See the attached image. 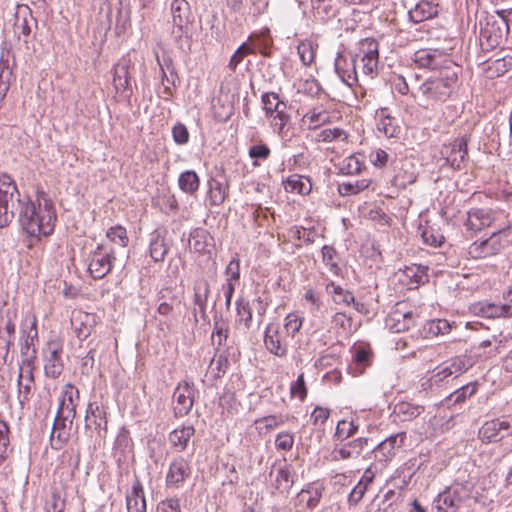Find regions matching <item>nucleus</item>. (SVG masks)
Wrapping results in <instances>:
<instances>
[{
    "label": "nucleus",
    "instance_id": "nucleus-1",
    "mask_svg": "<svg viewBox=\"0 0 512 512\" xmlns=\"http://www.w3.org/2000/svg\"><path fill=\"white\" fill-rule=\"evenodd\" d=\"M16 215L20 226L30 236L39 239L54 231L56 212L47 194L38 191L36 204L20 193L10 175L0 173V228L7 227Z\"/></svg>",
    "mask_w": 512,
    "mask_h": 512
},
{
    "label": "nucleus",
    "instance_id": "nucleus-2",
    "mask_svg": "<svg viewBox=\"0 0 512 512\" xmlns=\"http://www.w3.org/2000/svg\"><path fill=\"white\" fill-rule=\"evenodd\" d=\"M461 66L455 62H448V66L435 76L430 77L419 87V92L427 101L444 102L458 86Z\"/></svg>",
    "mask_w": 512,
    "mask_h": 512
},
{
    "label": "nucleus",
    "instance_id": "nucleus-3",
    "mask_svg": "<svg viewBox=\"0 0 512 512\" xmlns=\"http://www.w3.org/2000/svg\"><path fill=\"white\" fill-rule=\"evenodd\" d=\"M476 501L474 483L468 480L454 481L433 500L432 512H458Z\"/></svg>",
    "mask_w": 512,
    "mask_h": 512
},
{
    "label": "nucleus",
    "instance_id": "nucleus-4",
    "mask_svg": "<svg viewBox=\"0 0 512 512\" xmlns=\"http://www.w3.org/2000/svg\"><path fill=\"white\" fill-rule=\"evenodd\" d=\"M172 16L171 35L174 42L182 47L184 39H189L191 31V10L186 0H173L170 5Z\"/></svg>",
    "mask_w": 512,
    "mask_h": 512
},
{
    "label": "nucleus",
    "instance_id": "nucleus-5",
    "mask_svg": "<svg viewBox=\"0 0 512 512\" xmlns=\"http://www.w3.org/2000/svg\"><path fill=\"white\" fill-rule=\"evenodd\" d=\"M512 435V416L506 415L486 421L478 431L482 443L489 444L501 441Z\"/></svg>",
    "mask_w": 512,
    "mask_h": 512
},
{
    "label": "nucleus",
    "instance_id": "nucleus-6",
    "mask_svg": "<svg viewBox=\"0 0 512 512\" xmlns=\"http://www.w3.org/2000/svg\"><path fill=\"white\" fill-rule=\"evenodd\" d=\"M115 259V251L112 247L99 244L89 256L88 270L91 276L94 279L104 278L111 271Z\"/></svg>",
    "mask_w": 512,
    "mask_h": 512
},
{
    "label": "nucleus",
    "instance_id": "nucleus-7",
    "mask_svg": "<svg viewBox=\"0 0 512 512\" xmlns=\"http://www.w3.org/2000/svg\"><path fill=\"white\" fill-rule=\"evenodd\" d=\"M36 358V350L33 348L32 355L24 358L19 365L17 377L18 401L21 408L30 400L32 386L35 382L34 378V359Z\"/></svg>",
    "mask_w": 512,
    "mask_h": 512
},
{
    "label": "nucleus",
    "instance_id": "nucleus-8",
    "mask_svg": "<svg viewBox=\"0 0 512 512\" xmlns=\"http://www.w3.org/2000/svg\"><path fill=\"white\" fill-rule=\"evenodd\" d=\"M359 57L362 63L361 71L365 76L373 78L378 73L379 43L374 38H365L359 42Z\"/></svg>",
    "mask_w": 512,
    "mask_h": 512
},
{
    "label": "nucleus",
    "instance_id": "nucleus-9",
    "mask_svg": "<svg viewBox=\"0 0 512 512\" xmlns=\"http://www.w3.org/2000/svg\"><path fill=\"white\" fill-rule=\"evenodd\" d=\"M63 346L58 341H49L43 348L44 373L49 378H58L64 369Z\"/></svg>",
    "mask_w": 512,
    "mask_h": 512
},
{
    "label": "nucleus",
    "instance_id": "nucleus-10",
    "mask_svg": "<svg viewBox=\"0 0 512 512\" xmlns=\"http://www.w3.org/2000/svg\"><path fill=\"white\" fill-rule=\"evenodd\" d=\"M197 390L192 383H179L173 394V412L176 418L184 417L191 411Z\"/></svg>",
    "mask_w": 512,
    "mask_h": 512
},
{
    "label": "nucleus",
    "instance_id": "nucleus-11",
    "mask_svg": "<svg viewBox=\"0 0 512 512\" xmlns=\"http://www.w3.org/2000/svg\"><path fill=\"white\" fill-rule=\"evenodd\" d=\"M131 69L134 64L128 58H122L114 65L113 68V85L118 93L126 99H130L133 94L131 86Z\"/></svg>",
    "mask_w": 512,
    "mask_h": 512
},
{
    "label": "nucleus",
    "instance_id": "nucleus-12",
    "mask_svg": "<svg viewBox=\"0 0 512 512\" xmlns=\"http://www.w3.org/2000/svg\"><path fill=\"white\" fill-rule=\"evenodd\" d=\"M504 248L501 241V230L482 241H475L468 247V254L473 259H484L497 255Z\"/></svg>",
    "mask_w": 512,
    "mask_h": 512
},
{
    "label": "nucleus",
    "instance_id": "nucleus-13",
    "mask_svg": "<svg viewBox=\"0 0 512 512\" xmlns=\"http://www.w3.org/2000/svg\"><path fill=\"white\" fill-rule=\"evenodd\" d=\"M192 474L191 462L183 456L175 457L165 477L167 488H179Z\"/></svg>",
    "mask_w": 512,
    "mask_h": 512
},
{
    "label": "nucleus",
    "instance_id": "nucleus-14",
    "mask_svg": "<svg viewBox=\"0 0 512 512\" xmlns=\"http://www.w3.org/2000/svg\"><path fill=\"white\" fill-rule=\"evenodd\" d=\"M79 401V390L71 383L64 386L59 397V406L57 409L58 416H64V420H68L69 429L76 417V407Z\"/></svg>",
    "mask_w": 512,
    "mask_h": 512
},
{
    "label": "nucleus",
    "instance_id": "nucleus-15",
    "mask_svg": "<svg viewBox=\"0 0 512 512\" xmlns=\"http://www.w3.org/2000/svg\"><path fill=\"white\" fill-rule=\"evenodd\" d=\"M414 62L423 68H428L434 73L445 69L448 62H453L450 57L438 50L421 49L415 52Z\"/></svg>",
    "mask_w": 512,
    "mask_h": 512
},
{
    "label": "nucleus",
    "instance_id": "nucleus-16",
    "mask_svg": "<svg viewBox=\"0 0 512 512\" xmlns=\"http://www.w3.org/2000/svg\"><path fill=\"white\" fill-rule=\"evenodd\" d=\"M107 417L103 406L97 403H89L86 409L85 429L95 432L99 438H105L107 434Z\"/></svg>",
    "mask_w": 512,
    "mask_h": 512
},
{
    "label": "nucleus",
    "instance_id": "nucleus-17",
    "mask_svg": "<svg viewBox=\"0 0 512 512\" xmlns=\"http://www.w3.org/2000/svg\"><path fill=\"white\" fill-rule=\"evenodd\" d=\"M324 491L325 486L323 483L319 481L308 483L296 495V506L312 511L319 505Z\"/></svg>",
    "mask_w": 512,
    "mask_h": 512
},
{
    "label": "nucleus",
    "instance_id": "nucleus-18",
    "mask_svg": "<svg viewBox=\"0 0 512 512\" xmlns=\"http://www.w3.org/2000/svg\"><path fill=\"white\" fill-rule=\"evenodd\" d=\"M264 346L276 357L284 358L288 354V344L277 325L269 324L264 332Z\"/></svg>",
    "mask_w": 512,
    "mask_h": 512
},
{
    "label": "nucleus",
    "instance_id": "nucleus-19",
    "mask_svg": "<svg viewBox=\"0 0 512 512\" xmlns=\"http://www.w3.org/2000/svg\"><path fill=\"white\" fill-rule=\"evenodd\" d=\"M157 313L165 318L173 316L179 311L182 296L172 287H164L158 293Z\"/></svg>",
    "mask_w": 512,
    "mask_h": 512
},
{
    "label": "nucleus",
    "instance_id": "nucleus-20",
    "mask_svg": "<svg viewBox=\"0 0 512 512\" xmlns=\"http://www.w3.org/2000/svg\"><path fill=\"white\" fill-rule=\"evenodd\" d=\"M497 211L490 208H471L467 212L465 226L467 230L479 232L491 224L497 218Z\"/></svg>",
    "mask_w": 512,
    "mask_h": 512
},
{
    "label": "nucleus",
    "instance_id": "nucleus-21",
    "mask_svg": "<svg viewBox=\"0 0 512 512\" xmlns=\"http://www.w3.org/2000/svg\"><path fill=\"white\" fill-rule=\"evenodd\" d=\"M406 305L405 302L397 303L395 310L387 318V325L395 333L407 331L415 325V314L406 310Z\"/></svg>",
    "mask_w": 512,
    "mask_h": 512
},
{
    "label": "nucleus",
    "instance_id": "nucleus-22",
    "mask_svg": "<svg viewBox=\"0 0 512 512\" xmlns=\"http://www.w3.org/2000/svg\"><path fill=\"white\" fill-rule=\"evenodd\" d=\"M335 72L349 87H353L358 82V73L356 68V57L349 58L343 54H338L334 62Z\"/></svg>",
    "mask_w": 512,
    "mask_h": 512
},
{
    "label": "nucleus",
    "instance_id": "nucleus-23",
    "mask_svg": "<svg viewBox=\"0 0 512 512\" xmlns=\"http://www.w3.org/2000/svg\"><path fill=\"white\" fill-rule=\"evenodd\" d=\"M369 440L367 437H359L342 446H335L331 452L332 460L339 461L357 458L368 446Z\"/></svg>",
    "mask_w": 512,
    "mask_h": 512
},
{
    "label": "nucleus",
    "instance_id": "nucleus-24",
    "mask_svg": "<svg viewBox=\"0 0 512 512\" xmlns=\"http://www.w3.org/2000/svg\"><path fill=\"white\" fill-rule=\"evenodd\" d=\"M406 438L405 432H400L395 435H391L388 438L380 442L376 447L372 449L374 458L380 462H386L395 456L396 448H399L404 443Z\"/></svg>",
    "mask_w": 512,
    "mask_h": 512
},
{
    "label": "nucleus",
    "instance_id": "nucleus-25",
    "mask_svg": "<svg viewBox=\"0 0 512 512\" xmlns=\"http://www.w3.org/2000/svg\"><path fill=\"white\" fill-rule=\"evenodd\" d=\"M377 130L387 138H397L401 133L399 121L390 114L388 108H380L375 113Z\"/></svg>",
    "mask_w": 512,
    "mask_h": 512
},
{
    "label": "nucleus",
    "instance_id": "nucleus-26",
    "mask_svg": "<svg viewBox=\"0 0 512 512\" xmlns=\"http://www.w3.org/2000/svg\"><path fill=\"white\" fill-rule=\"evenodd\" d=\"M127 512H146L147 504L143 485L136 476L130 490L126 492Z\"/></svg>",
    "mask_w": 512,
    "mask_h": 512
},
{
    "label": "nucleus",
    "instance_id": "nucleus-27",
    "mask_svg": "<svg viewBox=\"0 0 512 512\" xmlns=\"http://www.w3.org/2000/svg\"><path fill=\"white\" fill-rule=\"evenodd\" d=\"M466 136L456 138L446 148V159L454 169H461L468 156Z\"/></svg>",
    "mask_w": 512,
    "mask_h": 512
},
{
    "label": "nucleus",
    "instance_id": "nucleus-28",
    "mask_svg": "<svg viewBox=\"0 0 512 512\" xmlns=\"http://www.w3.org/2000/svg\"><path fill=\"white\" fill-rule=\"evenodd\" d=\"M169 252V245L161 230H155L150 234L149 254L155 262H162Z\"/></svg>",
    "mask_w": 512,
    "mask_h": 512
},
{
    "label": "nucleus",
    "instance_id": "nucleus-29",
    "mask_svg": "<svg viewBox=\"0 0 512 512\" xmlns=\"http://www.w3.org/2000/svg\"><path fill=\"white\" fill-rule=\"evenodd\" d=\"M246 42L250 43L249 46L253 48L254 54L259 51V53L265 57L270 55L273 40L270 36L269 29L266 28L260 32L252 33Z\"/></svg>",
    "mask_w": 512,
    "mask_h": 512
},
{
    "label": "nucleus",
    "instance_id": "nucleus-30",
    "mask_svg": "<svg viewBox=\"0 0 512 512\" xmlns=\"http://www.w3.org/2000/svg\"><path fill=\"white\" fill-rule=\"evenodd\" d=\"M229 325L221 314H215L213 317V331L211 335L212 344L218 351L226 344L229 336Z\"/></svg>",
    "mask_w": 512,
    "mask_h": 512
},
{
    "label": "nucleus",
    "instance_id": "nucleus-31",
    "mask_svg": "<svg viewBox=\"0 0 512 512\" xmlns=\"http://www.w3.org/2000/svg\"><path fill=\"white\" fill-rule=\"evenodd\" d=\"M194 433L195 428L192 425H184L171 431L168 439L170 444L179 452H181L187 448L188 443Z\"/></svg>",
    "mask_w": 512,
    "mask_h": 512
},
{
    "label": "nucleus",
    "instance_id": "nucleus-32",
    "mask_svg": "<svg viewBox=\"0 0 512 512\" xmlns=\"http://www.w3.org/2000/svg\"><path fill=\"white\" fill-rule=\"evenodd\" d=\"M68 420H64V416H58L54 419L50 441L54 449H61L69 439V433L66 431Z\"/></svg>",
    "mask_w": 512,
    "mask_h": 512
},
{
    "label": "nucleus",
    "instance_id": "nucleus-33",
    "mask_svg": "<svg viewBox=\"0 0 512 512\" xmlns=\"http://www.w3.org/2000/svg\"><path fill=\"white\" fill-rule=\"evenodd\" d=\"M438 14L437 6L429 1H420L409 11V18L414 23H420L435 17Z\"/></svg>",
    "mask_w": 512,
    "mask_h": 512
},
{
    "label": "nucleus",
    "instance_id": "nucleus-34",
    "mask_svg": "<svg viewBox=\"0 0 512 512\" xmlns=\"http://www.w3.org/2000/svg\"><path fill=\"white\" fill-rule=\"evenodd\" d=\"M480 313L483 317L496 318V317H511L512 316V290L508 293V301L503 305L486 304L481 306Z\"/></svg>",
    "mask_w": 512,
    "mask_h": 512
},
{
    "label": "nucleus",
    "instance_id": "nucleus-35",
    "mask_svg": "<svg viewBox=\"0 0 512 512\" xmlns=\"http://www.w3.org/2000/svg\"><path fill=\"white\" fill-rule=\"evenodd\" d=\"M424 412V406L409 402H399L395 405L393 414L400 421H412Z\"/></svg>",
    "mask_w": 512,
    "mask_h": 512
},
{
    "label": "nucleus",
    "instance_id": "nucleus-36",
    "mask_svg": "<svg viewBox=\"0 0 512 512\" xmlns=\"http://www.w3.org/2000/svg\"><path fill=\"white\" fill-rule=\"evenodd\" d=\"M284 187L287 192L307 195L312 190V183L309 177L292 175L287 178Z\"/></svg>",
    "mask_w": 512,
    "mask_h": 512
},
{
    "label": "nucleus",
    "instance_id": "nucleus-37",
    "mask_svg": "<svg viewBox=\"0 0 512 512\" xmlns=\"http://www.w3.org/2000/svg\"><path fill=\"white\" fill-rule=\"evenodd\" d=\"M209 240V233L205 229L197 228L190 234L189 247L195 253L204 254L208 251Z\"/></svg>",
    "mask_w": 512,
    "mask_h": 512
},
{
    "label": "nucleus",
    "instance_id": "nucleus-38",
    "mask_svg": "<svg viewBox=\"0 0 512 512\" xmlns=\"http://www.w3.org/2000/svg\"><path fill=\"white\" fill-rule=\"evenodd\" d=\"M209 191L208 197L210 201V205L218 206L221 205L228 193V186L225 182H222L218 179L212 178L208 182Z\"/></svg>",
    "mask_w": 512,
    "mask_h": 512
},
{
    "label": "nucleus",
    "instance_id": "nucleus-39",
    "mask_svg": "<svg viewBox=\"0 0 512 512\" xmlns=\"http://www.w3.org/2000/svg\"><path fill=\"white\" fill-rule=\"evenodd\" d=\"M326 292L332 297L335 304L349 306L354 303L355 297L353 293L332 281L326 285Z\"/></svg>",
    "mask_w": 512,
    "mask_h": 512
},
{
    "label": "nucleus",
    "instance_id": "nucleus-40",
    "mask_svg": "<svg viewBox=\"0 0 512 512\" xmlns=\"http://www.w3.org/2000/svg\"><path fill=\"white\" fill-rule=\"evenodd\" d=\"M178 185L183 192L192 195L199 188V176L193 170H186L180 174L178 178Z\"/></svg>",
    "mask_w": 512,
    "mask_h": 512
},
{
    "label": "nucleus",
    "instance_id": "nucleus-41",
    "mask_svg": "<svg viewBox=\"0 0 512 512\" xmlns=\"http://www.w3.org/2000/svg\"><path fill=\"white\" fill-rule=\"evenodd\" d=\"M372 351L369 346L358 345L353 347V362L356 364L359 373H362L367 366L371 365Z\"/></svg>",
    "mask_w": 512,
    "mask_h": 512
},
{
    "label": "nucleus",
    "instance_id": "nucleus-42",
    "mask_svg": "<svg viewBox=\"0 0 512 512\" xmlns=\"http://www.w3.org/2000/svg\"><path fill=\"white\" fill-rule=\"evenodd\" d=\"M262 104L267 117H272L281 107L286 109V104L279 99L277 93L267 92L262 95Z\"/></svg>",
    "mask_w": 512,
    "mask_h": 512
},
{
    "label": "nucleus",
    "instance_id": "nucleus-43",
    "mask_svg": "<svg viewBox=\"0 0 512 512\" xmlns=\"http://www.w3.org/2000/svg\"><path fill=\"white\" fill-rule=\"evenodd\" d=\"M15 329V324L10 318L6 321L4 328L0 329V350L4 351V359L7 357L10 347L13 345Z\"/></svg>",
    "mask_w": 512,
    "mask_h": 512
},
{
    "label": "nucleus",
    "instance_id": "nucleus-44",
    "mask_svg": "<svg viewBox=\"0 0 512 512\" xmlns=\"http://www.w3.org/2000/svg\"><path fill=\"white\" fill-rule=\"evenodd\" d=\"M359 425L353 420H340L337 423L334 439L340 442L354 436L358 431Z\"/></svg>",
    "mask_w": 512,
    "mask_h": 512
},
{
    "label": "nucleus",
    "instance_id": "nucleus-45",
    "mask_svg": "<svg viewBox=\"0 0 512 512\" xmlns=\"http://www.w3.org/2000/svg\"><path fill=\"white\" fill-rule=\"evenodd\" d=\"M428 270V266L413 264L410 267H406L405 275L411 279L413 284L419 286L429 281Z\"/></svg>",
    "mask_w": 512,
    "mask_h": 512
},
{
    "label": "nucleus",
    "instance_id": "nucleus-46",
    "mask_svg": "<svg viewBox=\"0 0 512 512\" xmlns=\"http://www.w3.org/2000/svg\"><path fill=\"white\" fill-rule=\"evenodd\" d=\"M369 185L370 181L366 179L347 181L338 185V192L341 196L356 195L367 189Z\"/></svg>",
    "mask_w": 512,
    "mask_h": 512
},
{
    "label": "nucleus",
    "instance_id": "nucleus-47",
    "mask_svg": "<svg viewBox=\"0 0 512 512\" xmlns=\"http://www.w3.org/2000/svg\"><path fill=\"white\" fill-rule=\"evenodd\" d=\"M293 471L290 465H285L277 470L276 476V488L278 490L289 491L294 484Z\"/></svg>",
    "mask_w": 512,
    "mask_h": 512
},
{
    "label": "nucleus",
    "instance_id": "nucleus-48",
    "mask_svg": "<svg viewBox=\"0 0 512 512\" xmlns=\"http://www.w3.org/2000/svg\"><path fill=\"white\" fill-rule=\"evenodd\" d=\"M409 165H411V163L408 161L402 163V171L398 172L393 178L392 182L394 186L405 189L408 185L416 181V174L413 171H409L407 168Z\"/></svg>",
    "mask_w": 512,
    "mask_h": 512
},
{
    "label": "nucleus",
    "instance_id": "nucleus-49",
    "mask_svg": "<svg viewBox=\"0 0 512 512\" xmlns=\"http://www.w3.org/2000/svg\"><path fill=\"white\" fill-rule=\"evenodd\" d=\"M477 387L478 384L476 382L468 383L451 393L448 396L447 401L453 405L463 403L467 398H470L476 393Z\"/></svg>",
    "mask_w": 512,
    "mask_h": 512
},
{
    "label": "nucleus",
    "instance_id": "nucleus-50",
    "mask_svg": "<svg viewBox=\"0 0 512 512\" xmlns=\"http://www.w3.org/2000/svg\"><path fill=\"white\" fill-rule=\"evenodd\" d=\"M256 429L261 434L263 430L265 432H269L275 428L284 424V419L281 415H269L259 419H256L254 422Z\"/></svg>",
    "mask_w": 512,
    "mask_h": 512
},
{
    "label": "nucleus",
    "instance_id": "nucleus-51",
    "mask_svg": "<svg viewBox=\"0 0 512 512\" xmlns=\"http://www.w3.org/2000/svg\"><path fill=\"white\" fill-rule=\"evenodd\" d=\"M297 52L299 54L300 60L305 66H309L314 62L316 48L311 41H301L297 46Z\"/></svg>",
    "mask_w": 512,
    "mask_h": 512
},
{
    "label": "nucleus",
    "instance_id": "nucleus-52",
    "mask_svg": "<svg viewBox=\"0 0 512 512\" xmlns=\"http://www.w3.org/2000/svg\"><path fill=\"white\" fill-rule=\"evenodd\" d=\"M322 253V261L323 263L329 267V270L335 274H340V267L338 266L337 262L335 261L337 257V251L334 247L329 245H324L321 249Z\"/></svg>",
    "mask_w": 512,
    "mask_h": 512
},
{
    "label": "nucleus",
    "instance_id": "nucleus-53",
    "mask_svg": "<svg viewBox=\"0 0 512 512\" xmlns=\"http://www.w3.org/2000/svg\"><path fill=\"white\" fill-rule=\"evenodd\" d=\"M210 294V285L207 280H200L194 286V304L197 306H207Z\"/></svg>",
    "mask_w": 512,
    "mask_h": 512
},
{
    "label": "nucleus",
    "instance_id": "nucleus-54",
    "mask_svg": "<svg viewBox=\"0 0 512 512\" xmlns=\"http://www.w3.org/2000/svg\"><path fill=\"white\" fill-rule=\"evenodd\" d=\"M237 315L240 321L244 323L246 329H250L252 325V307L249 301L240 298L236 301Z\"/></svg>",
    "mask_w": 512,
    "mask_h": 512
},
{
    "label": "nucleus",
    "instance_id": "nucleus-55",
    "mask_svg": "<svg viewBox=\"0 0 512 512\" xmlns=\"http://www.w3.org/2000/svg\"><path fill=\"white\" fill-rule=\"evenodd\" d=\"M331 322L335 327L342 329V331L347 334L352 333L357 329L355 326H353L352 317L348 316L344 312H336L332 316Z\"/></svg>",
    "mask_w": 512,
    "mask_h": 512
},
{
    "label": "nucleus",
    "instance_id": "nucleus-56",
    "mask_svg": "<svg viewBox=\"0 0 512 512\" xmlns=\"http://www.w3.org/2000/svg\"><path fill=\"white\" fill-rule=\"evenodd\" d=\"M12 79L13 72L8 63L0 62V101L6 96Z\"/></svg>",
    "mask_w": 512,
    "mask_h": 512
},
{
    "label": "nucleus",
    "instance_id": "nucleus-57",
    "mask_svg": "<svg viewBox=\"0 0 512 512\" xmlns=\"http://www.w3.org/2000/svg\"><path fill=\"white\" fill-rule=\"evenodd\" d=\"M250 43L244 42L242 43L238 49L235 51V53L230 58L228 67L230 70L235 71L237 66L242 62L244 57L254 54V50L252 47L249 46Z\"/></svg>",
    "mask_w": 512,
    "mask_h": 512
},
{
    "label": "nucleus",
    "instance_id": "nucleus-58",
    "mask_svg": "<svg viewBox=\"0 0 512 512\" xmlns=\"http://www.w3.org/2000/svg\"><path fill=\"white\" fill-rule=\"evenodd\" d=\"M425 329L433 336L445 335L450 332L451 325L446 319H434L426 324Z\"/></svg>",
    "mask_w": 512,
    "mask_h": 512
},
{
    "label": "nucleus",
    "instance_id": "nucleus-59",
    "mask_svg": "<svg viewBox=\"0 0 512 512\" xmlns=\"http://www.w3.org/2000/svg\"><path fill=\"white\" fill-rule=\"evenodd\" d=\"M421 236L424 243L434 247L440 246L444 241V236L432 226L424 227Z\"/></svg>",
    "mask_w": 512,
    "mask_h": 512
},
{
    "label": "nucleus",
    "instance_id": "nucleus-60",
    "mask_svg": "<svg viewBox=\"0 0 512 512\" xmlns=\"http://www.w3.org/2000/svg\"><path fill=\"white\" fill-rule=\"evenodd\" d=\"M303 318L296 313L288 314L284 319V329L288 336L294 337L301 329Z\"/></svg>",
    "mask_w": 512,
    "mask_h": 512
},
{
    "label": "nucleus",
    "instance_id": "nucleus-61",
    "mask_svg": "<svg viewBox=\"0 0 512 512\" xmlns=\"http://www.w3.org/2000/svg\"><path fill=\"white\" fill-rule=\"evenodd\" d=\"M106 236L111 242L118 244L122 248L127 246V232L126 229L122 226L111 227L107 231Z\"/></svg>",
    "mask_w": 512,
    "mask_h": 512
},
{
    "label": "nucleus",
    "instance_id": "nucleus-62",
    "mask_svg": "<svg viewBox=\"0 0 512 512\" xmlns=\"http://www.w3.org/2000/svg\"><path fill=\"white\" fill-rule=\"evenodd\" d=\"M161 82L164 86V94L167 96H172L173 88L179 84V77L177 72L172 70L171 73L161 71Z\"/></svg>",
    "mask_w": 512,
    "mask_h": 512
},
{
    "label": "nucleus",
    "instance_id": "nucleus-63",
    "mask_svg": "<svg viewBox=\"0 0 512 512\" xmlns=\"http://www.w3.org/2000/svg\"><path fill=\"white\" fill-rule=\"evenodd\" d=\"M286 109L282 107L274 113L273 117V128L279 135L284 134L286 126L290 122V115L285 112Z\"/></svg>",
    "mask_w": 512,
    "mask_h": 512
},
{
    "label": "nucleus",
    "instance_id": "nucleus-64",
    "mask_svg": "<svg viewBox=\"0 0 512 512\" xmlns=\"http://www.w3.org/2000/svg\"><path fill=\"white\" fill-rule=\"evenodd\" d=\"M65 499L56 491L52 492L46 502V512H64Z\"/></svg>",
    "mask_w": 512,
    "mask_h": 512
}]
</instances>
